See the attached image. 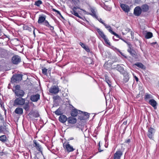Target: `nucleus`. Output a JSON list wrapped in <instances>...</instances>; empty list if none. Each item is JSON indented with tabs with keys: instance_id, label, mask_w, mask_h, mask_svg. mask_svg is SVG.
Masks as SVG:
<instances>
[{
	"instance_id": "obj_12",
	"label": "nucleus",
	"mask_w": 159,
	"mask_h": 159,
	"mask_svg": "<svg viewBox=\"0 0 159 159\" xmlns=\"http://www.w3.org/2000/svg\"><path fill=\"white\" fill-rule=\"evenodd\" d=\"M113 69H116L121 74H122L126 71L124 70V68L122 66L119 64L115 66L113 68Z\"/></svg>"
},
{
	"instance_id": "obj_28",
	"label": "nucleus",
	"mask_w": 159,
	"mask_h": 159,
	"mask_svg": "<svg viewBox=\"0 0 159 159\" xmlns=\"http://www.w3.org/2000/svg\"><path fill=\"white\" fill-rule=\"evenodd\" d=\"M8 140V139L7 138L5 135H3L0 136V141L2 143H5Z\"/></svg>"
},
{
	"instance_id": "obj_27",
	"label": "nucleus",
	"mask_w": 159,
	"mask_h": 159,
	"mask_svg": "<svg viewBox=\"0 0 159 159\" xmlns=\"http://www.w3.org/2000/svg\"><path fill=\"white\" fill-rule=\"evenodd\" d=\"M105 81L107 84L108 86L109 87L111 88V87L112 83L111 81L110 80L109 77L106 75L105 76Z\"/></svg>"
},
{
	"instance_id": "obj_16",
	"label": "nucleus",
	"mask_w": 159,
	"mask_h": 159,
	"mask_svg": "<svg viewBox=\"0 0 159 159\" xmlns=\"http://www.w3.org/2000/svg\"><path fill=\"white\" fill-rule=\"evenodd\" d=\"M123 76V81L125 83L128 82L129 80V73L126 70L122 74Z\"/></svg>"
},
{
	"instance_id": "obj_61",
	"label": "nucleus",
	"mask_w": 159,
	"mask_h": 159,
	"mask_svg": "<svg viewBox=\"0 0 159 159\" xmlns=\"http://www.w3.org/2000/svg\"><path fill=\"white\" fill-rule=\"evenodd\" d=\"M74 139V138L73 137L70 138L68 140H73Z\"/></svg>"
},
{
	"instance_id": "obj_10",
	"label": "nucleus",
	"mask_w": 159,
	"mask_h": 159,
	"mask_svg": "<svg viewBox=\"0 0 159 159\" xmlns=\"http://www.w3.org/2000/svg\"><path fill=\"white\" fill-rule=\"evenodd\" d=\"M142 12L140 7L137 6L134 9V14L135 16H139L141 14Z\"/></svg>"
},
{
	"instance_id": "obj_40",
	"label": "nucleus",
	"mask_w": 159,
	"mask_h": 159,
	"mask_svg": "<svg viewBox=\"0 0 159 159\" xmlns=\"http://www.w3.org/2000/svg\"><path fill=\"white\" fill-rule=\"evenodd\" d=\"M0 105L2 108L5 111V113L6 111V110L4 107L3 102L2 101H0Z\"/></svg>"
},
{
	"instance_id": "obj_58",
	"label": "nucleus",
	"mask_w": 159,
	"mask_h": 159,
	"mask_svg": "<svg viewBox=\"0 0 159 159\" xmlns=\"http://www.w3.org/2000/svg\"><path fill=\"white\" fill-rule=\"evenodd\" d=\"M134 78H135V80L137 82H138L139 81V79H138V78L137 77H136V76H134Z\"/></svg>"
},
{
	"instance_id": "obj_3",
	"label": "nucleus",
	"mask_w": 159,
	"mask_h": 159,
	"mask_svg": "<svg viewBox=\"0 0 159 159\" xmlns=\"http://www.w3.org/2000/svg\"><path fill=\"white\" fill-rule=\"evenodd\" d=\"M22 97H17L14 101L13 105L14 106H22L25 103V98H23Z\"/></svg>"
},
{
	"instance_id": "obj_38",
	"label": "nucleus",
	"mask_w": 159,
	"mask_h": 159,
	"mask_svg": "<svg viewBox=\"0 0 159 159\" xmlns=\"http://www.w3.org/2000/svg\"><path fill=\"white\" fill-rule=\"evenodd\" d=\"M105 26V27L110 32V30H111V28L110 26L106 24L105 23L103 24Z\"/></svg>"
},
{
	"instance_id": "obj_37",
	"label": "nucleus",
	"mask_w": 159,
	"mask_h": 159,
	"mask_svg": "<svg viewBox=\"0 0 159 159\" xmlns=\"http://www.w3.org/2000/svg\"><path fill=\"white\" fill-rule=\"evenodd\" d=\"M47 71H48V69H46L45 68H43L42 69V73L43 74H44V75H46L47 76H48Z\"/></svg>"
},
{
	"instance_id": "obj_42",
	"label": "nucleus",
	"mask_w": 159,
	"mask_h": 159,
	"mask_svg": "<svg viewBox=\"0 0 159 159\" xmlns=\"http://www.w3.org/2000/svg\"><path fill=\"white\" fill-rule=\"evenodd\" d=\"M117 50L121 54V55L123 56L125 58H127V57L123 53L121 52L119 49H117Z\"/></svg>"
},
{
	"instance_id": "obj_59",
	"label": "nucleus",
	"mask_w": 159,
	"mask_h": 159,
	"mask_svg": "<svg viewBox=\"0 0 159 159\" xmlns=\"http://www.w3.org/2000/svg\"><path fill=\"white\" fill-rule=\"evenodd\" d=\"M52 146H48V149L49 150H50V151H51V149H52Z\"/></svg>"
},
{
	"instance_id": "obj_17",
	"label": "nucleus",
	"mask_w": 159,
	"mask_h": 159,
	"mask_svg": "<svg viewBox=\"0 0 159 159\" xmlns=\"http://www.w3.org/2000/svg\"><path fill=\"white\" fill-rule=\"evenodd\" d=\"M142 12H148L149 9V6L147 4H145L142 5L140 7Z\"/></svg>"
},
{
	"instance_id": "obj_54",
	"label": "nucleus",
	"mask_w": 159,
	"mask_h": 159,
	"mask_svg": "<svg viewBox=\"0 0 159 159\" xmlns=\"http://www.w3.org/2000/svg\"><path fill=\"white\" fill-rule=\"evenodd\" d=\"M62 95L64 97H66L68 96V94L67 93H62Z\"/></svg>"
},
{
	"instance_id": "obj_9",
	"label": "nucleus",
	"mask_w": 159,
	"mask_h": 159,
	"mask_svg": "<svg viewBox=\"0 0 159 159\" xmlns=\"http://www.w3.org/2000/svg\"><path fill=\"white\" fill-rule=\"evenodd\" d=\"M33 143L34 147L38 151L42 153V148L41 146L39 144V143L37 142L36 140H34Z\"/></svg>"
},
{
	"instance_id": "obj_15",
	"label": "nucleus",
	"mask_w": 159,
	"mask_h": 159,
	"mask_svg": "<svg viewBox=\"0 0 159 159\" xmlns=\"http://www.w3.org/2000/svg\"><path fill=\"white\" fill-rule=\"evenodd\" d=\"M122 154V152L120 150H117L114 155V159H120Z\"/></svg>"
},
{
	"instance_id": "obj_32",
	"label": "nucleus",
	"mask_w": 159,
	"mask_h": 159,
	"mask_svg": "<svg viewBox=\"0 0 159 159\" xmlns=\"http://www.w3.org/2000/svg\"><path fill=\"white\" fill-rule=\"evenodd\" d=\"M90 9L92 13H89V14L95 18H97V16L96 15L95 10L92 8H91Z\"/></svg>"
},
{
	"instance_id": "obj_49",
	"label": "nucleus",
	"mask_w": 159,
	"mask_h": 159,
	"mask_svg": "<svg viewBox=\"0 0 159 159\" xmlns=\"http://www.w3.org/2000/svg\"><path fill=\"white\" fill-rule=\"evenodd\" d=\"M96 19H97L98 20V21L100 22V23H101L102 24H103L104 22L103 21V20H102V19L101 18H98V16H97V18H95Z\"/></svg>"
},
{
	"instance_id": "obj_47",
	"label": "nucleus",
	"mask_w": 159,
	"mask_h": 159,
	"mask_svg": "<svg viewBox=\"0 0 159 159\" xmlns=\"http://www.w3.org/2000/svg\"><path fill=\"white\" fill-rule=\"evenodd\" d=\"M6 145L8 147H11V144L9 143L8 140H7V142H5Z\"/></svg>"
},
{
	"instance_id": "obj_13",
	"label": "nucleus",
	"mask_w": 159,
	"mask_h": 159,
	"mask_svg": "<svg viewBox=\"0 0 159 159\" xmlns=\"http://www.w3.org/2000/svg\"><path fill=\"white\" fill-rule=\"evenodd\" d=\"M40 95L39 94H33L31 95L30 100L33 102H36L40 99Z\"/></svg>"
},
{
	"instance_id": "obj_48",
	"label": "nucleus",
	"mask_w": 159,
	"mask_h": 159,
	"mask_svg": "<svg viewBox=\"0 0 159 159\" xmlns=\"http://www.w3.org/2000/svg\"><path fill=\"white\" fill-rule=\"evenodd\" d=\"M79 44L81 46V47L84 48L87 45H86L84 43H83L82 42H80L79 43Z\"/></svg>"
},
{
	"instance_id": "obj_26",
	"label": "nucleus",
	"mask_w": 159,
	"mask_h": 159,
	"mask_svg": "<svg viewBox=\"0 0 159 159\" xmlns=\"http://www.w3.org/2000/svg\"><path fill=\"white\" fill-rule=\"evenodd\" d=\"M14 112L16 114L21 115L23 113V109L21 108L17 107L15 110Z\"/></svg>"
},
{
	"instance_id": "obj_64",
	"label": "nucleus",
	"mask_w": 159,
	"mask_h": 159,
	"mask_svg": "<svg viewBox=\"0 0 159 159\" xmlns=\"http://www.w3.org/2000/svg\"><path fill=\"white\" fill-rule=\"evenodd\" d=\"M1 68H2L1 65H0V70H1Z\"/></svg>"
},
{
	"instance_id": "obj_36",
	"label": "nucleus",
	"mask_w": 159,
	"mask_h": 159,
	"mask_svg": "<svg viewBox=\"0 0 159 159\" xmlns=\"http://www.w3.org/2000/svg\"><path fill=\"white\" fill-rule=\"evenodd\" d=\"M43 2L41 0H38L35 2L34 5L37 7H39L40 5L42 4Z\"/></svg>"
},
{
	"instance_id": "obj_6",
	"label": "nucleus",
	"mask_w": 159,
	"mask_h": 159,
	"mask_svg": "<svg viewBox=\"0 0 159 159\" xmlns=\"http://www.w3.org/2000/svg\"><path fill=\"white\" fill-rule=\"evenodd\" d=\"M128 46V48L127 50V52H129L131 55L133 57H135L137 55V53L132 48V46L129 43H127Z\"/></svg>"
},
{
	"instance_id": "obj_20",
	"label": "nucleus",
	"mask_w": 159,
	"mask_h": 159,
	"mask_svg": "<svg viewBox=\"0 0 159 159\" xmlns=\"http://www.w3.org/2000/svg\"><path fill=\"white\" fill-rule=\"evenodd\" d=\"M118 59L116 58L114 61H112V63H110V64H109L108 62L105 63L104 65L103 66L104 68L107 70H108L111 67V65L113 63L116 62L117 61Z\"/></svg>"
},
{
	"instance_id": "obj_25",
	"label": "nucleus",
	"mask_w": 159,
	"mask_h": 159,
	"mask_svg": "<svg viewBox=\"0 0 159 159\" xmlns=\"http://www.w3.org/2000/svg\"><path fill=\"white\" fill-rule=\"evenodd\" d=\"M67 121L69 123L74 124L76 122L77 120L76 118L70 117L67 119Z\"/></svg>"
},
{
	"instance_id": "obj_29",
	"label": "nucleus",
	"mask_w": 159,
	"mask_h": 159,
	"mask_svg": "<svg viewBox=\"0 0 159 159\" xmlns=\"http://www.w3.org/2000/svg\"><path fill=\"white\" fill-rule=\"evenodd\" d=\"M46 19L45 16H41L39 17L38 22L39 24H41L43 23Z\"/></svg>"
},
{
	"instance_id": "obj_60",
	"label": "nucleus",
	"mask_w": 159,
	"mask_h": 159,
	"mask_svg": "<svg viewBox=\"0 0 159 159\" xmlns=\"http://www.w3.org/2000/svg\"><path fill=\"white\" fill-rule=\"evenodd\" d=\"M157 44V42H153V43H151V45L153 46L155 44Z\"/></svg>"
},
{
	"instance_id": "obj_23",
	"label": "nucleus",
	"mask_w": 159,
	"mask_h": 159,
	"mask_svg": "<svg viewBox=\"0 0 159 159\" xmlns=\"http://www.w3.org/2000/svg\"><path fill=\"white\" fill-rule=\"evenodd\" d=\"M149 104L151 105L155 109L157 108V102L155 100L153 99H150L149 101Z\"/></svg>"
},
{
	"instance_id": "obj_22",
	"label": "nucleus",
	"mask_w": 159,
	"mask_h": 159,
	"mask_svg": "<svg viewBox=\"0 0 159 159\" xmlns=\"http://www.w3.org/2000/svg\"><path fill=\"white\" fill-rule=\"evenodd\" d=\"M67 119L66 116L63 115H61L59 117V121L62 123H65L66 120H67Z\"/></svg>"
},
{
	"instance_id": "obj_50",
	"label": "nucleus",
	"mask_w": 159,
	"mask_h": 159,
	"mask_svg": "<svg viewBox=\"0 0 159 159\" xmlns=\"http://www.w3.org/2000/svg\"><path fill=\"white\" fill-rule=\"evenodd\" d=\"M52 11H55V12H57V13L59 15V16H61V13H60V12L59 11L57 10H56V9H54V8H52Z\"/></svg>"
},
{
	"instance_id": "obj_11",
	"label": "nucleus",
	"mask_w": 159,
	"mask_h": 159,
	"mask_svg": "<svg viewBox=\"0 0 159 159\" xmlns=\"http://www.w3.org/2000/svg\"><path fill=\"white\" fill-rule=\"evenodd\" d=\"M59 88L57 86L54 85L52 86L49 90V92L53 94H56L59 91Z\"/></svg>"
},
{
	"instance_id": "obj_46",
	"label": "nucleus",
	"mask_w": 159,
	"mask_h": 159,
	"mask_svg": "<svg viewBox=\"0 0 159 159\" xmlns=\"http://www.w3.org/2000/svg\"><path fill=\"white\" fill-rule=\"evenodd\" d=\"M84 49L87 52H90V53L92 52L91 51H90L89 47L87 45Z\"/></svg>"
},
{
	"instance_id": "obj_31",
	"label": "nucleus",
	"mask_w": 159,
	"mask_h": 159,
	"mask_svg": "<svg viewBox=\"0 0 159 159\" xmlns=\"http://www.w3.org/2000/svg\"><path fill=\"white\" fill-rule=\"evenodd\" d=\"M97 31L98 33L100 36L103 39L104 38L106 37L105 34H104L103 32L101 30L97 28Z\"/></svg>"
},
{
	"instance_id": "obj_34",
	"label": "nucleus",
	"mask_w": 159,
	"mask_h": 159,
	"mask_svg": "<svg viewBox=\"0 0 159 159\" xmlns=\"http://www.w3.org/2000/svg\"><path fill=\"white\" fill-rule=\"evenodd\" d=\"M152 96L150 94L146 93L145 95L144 100L145 101H147L148 99L152 98Z\"/></svg>"
},
{
	"instance_id": "obj_7",
	"label": "nucleus",
	"mask_w": 159,
	"mask_h": 159,
	"mask_svg": "<svg viewBox=\"0 0 159 159\" xmlns=\"http://www.w3.org/2000/svg\"><path fill=\"white\" fill-rule=\"evenodd\" d=\"M155 132V129L151 126L148 128L147 136L150 139H153L154 135Z\"/></svg>"
},
{
	"instance_id": "obj_44",
	"label": "nucleus",
	"mask_w": 159,
	"mask_h": 159,
	"mask_svg": "<svg viewBox=\"0 0 159 159\" xmlns=\"http://www.w3.org/2000/svg\"><path fill=\"white\" fill-rule=\"evenodd\" d=\"M55 114L57 115H61V111L59 109H58L55 112Z\"/></svg>"
},
{
	"instance_id": "obj_56",
	"label": "nucleus",
	"mask_w": 159,
	"mask_h": 159,
	"mask_svg": "<svg viewBox=\"0 0 159 159\" xmlns=\"http://www.w3.org/2000/svg\"><path fill=\"white\" fill-rule=\"evenodd\" d=\"M59 97L58 96H56V97H53V99L54 100H56L59 99Z\"/></svg>"
},
{
	"instance_id": "obj_2",
	"label": "nucleus",
	"mask_w": 159,
	"mask_h": 159,
	"mask_svg": "<svg viewBox=\"0 0 159 159\" xmlns=\"http://www.w3.org/2000/svg\"><path fill=\"white\" fill-rule=\"evenodd\" d=\"M14 89L13 91L14 92L15 96L17 97H23L25 94L24 91L20 89V86L19 85L17 84L15 86Z\"/></svg>"
},
{
	"instance_id": "obj_18",
	"label": "nucleus",
	"mask_w": 159,
	"mask_h": 159,
	"mask_svg": "<svg viewBox=\"0 0 159 159\" xmlns=\"http://www.w3.org/2000/svg\"><path fill=\"white\" fill-rule=\"evenodd\" d=\"M28 115L29 116H32L33 117L37 118L40 116L39 114L37 111H31L29 113Z\"/></svg>"
},
{
	"instance_id": "obj_33",
	"label": "nucleus",
	"mask_w": 159,
	"mask_h": 159,
	"mask_svg": "<svg viewBox=\"0 0 159 159\" xmlns=\"http://www.w3.org/2000/svg\"><path fill=\"white\" fill-rule=\"evenodd\" d=\"M153 36V34L152 32H147L145 34V37L146 39H149L151 38Z\"/></svg>"
},
{
	"instance_id": "obj_62",
	"label": "nucleus",
	"mask_w": 159,
	"mask_h": 159,
	"mask_svg": "<svg viewBox=\"0 0 159 159\" xmlns=\"http://www.w3.org/2000/svg\"><path fill=\"white\" fill-rule=\"evenodd\" d=\"M60 16L61 17V18L62 19H64V17H63V16L61 15V16Z\"/></svg>"
},
{
	"instance_id": "obj_30",
	"label": "nucleus",
	"mask_w": 159,
	"mask_h": 159,
	"mask_svg": "<svg viewBox=\"0 0 159 159\" xmlns=\"http://www.w3.org/2000/svg\"><path fill=\"white\" fill-rule=\"evenodd\" d=\"M134 65L137 66V67L140 68L142 69H144L145 68V66H144L141 62H136L135 63Z\"/></svg>"
},
{
	"instance_id": "obj_53",
	"label": "nucleus",
	"mask_w": 159,
	"mask_h": 159,
	"mask_svg": "<svg viewBox=\"0 0 159 159\" xmlns=\"http://www.w3.org/2000/svg\"><path fill=\"white\" fill-rule=\"evenodd\" d=\"M98 146H99V147L98 148V150L99 152H100L102 151H103V150H101L100 149V142L98 143Z\"/></svg>"
},
{
	"instance_id": "obj_8",
	"label": "nucleus",
	"mask_w": 159,
	"mask_h": 159,
	"mask_svg": "<svg viewBox=\"0 0 159 159\" xmlns=\"http://www.w3.org/2000/svg\"><path fill=\"white\" fill-rule=\"evenodd\" d=\"M11 62L14 65H17L21 61L20 57L17 55H14L12 57Z\"/></svg>"
},
{
	"instance_id": "obj_39",
	"label": "nucleus",
	"mask_w": 159,
	"mask_h": 159,
	"mask_svg": "<svg viewBox=\"0 0 159 159\" xmlns=\"http://www.w3.org/2000/svg\"><path fill=\"white\" fill-rule=\"evenodd\" d=\"M71 12L72 14L74 15V16L79 17L80 18V16L78 14V13L76 12V11H72Z\"/></svg>"
},
{
	"instance_id": "obj_57",
	"label": "nucleus",
	"mask_w": 159,
	"mask_h": 159,
	"mask_svg": "<svg viewBox=\"0 0 159 159\" xmlns=\"http://www.w3.org/2000/svg\"><path fill=\"white\" fill-rule=\"evenodd\" d=\"M125 30L128 32H129L130 31V29L128 28H126L125 29Z\"/></svg>"
},
{
	"instance_id": "obj_5",
	"label": "nucleus",
	"mask_w": 159,
	"mask_h": 159,
	"mask_svg": "<svg viewBox=\"0 0 159 159\" xmlns=\"http://www.w3.org/2000/svg\"><path fill=\"white\" fill-rule=\"evenodd\" d=\"M79 111L78 119L80 120H85L89 117V114L87 112H84L81 111Z\"/></svg>"
},
{
	"instance_id": "obj_1",
	"label": "nucleus",
	"mask_w": 159,
	"mask_h": 159,
	"mask_svg": "<svg viewBox=\"0 0 159 159\" xmlns=\"http://www.w3.org/2000/svg\"><path fill=\"white\" fill-rule=\"evenodd\" d=\"M0 120L3 121V125H0V134L2 133L4 134L9 133L8 129L7 127V123L4 122V118L0 114Z\"/></svg>"
},
{
	"instance_id": "obj_55",
	"label": "nucleus",
	"mask_w": 159,
	"mask_h": 159,
	"mask_svg": "<svg viewBox=\"0 0 159 159\" xmlns=\"http://www.w3.org/2000/svg\"><path fill=\"white\" fill-rule=\"evenodd\" d=\"M77 8L80 9V8L79 7H74L73 8H72V11H76V10Z\"/></svg>"
},
{
	"instance_id": "obj_63",
	"label": "nucleus",
	"mask_w": 159,
	"mask_h": 159,
	"mask_svg": "<svg viewBox=\"0 0 159 159\" xmlns=\"http://www.w3.org/2000/svg\"><path fill=\"white\" fill-rule=\"evenodd\" d=\"M33 34H34V35H35V32H34V31H33Z\"/></svg>"
},
{
	"instance_id": "obj_52",
	"label": "nucleus",
	"mask_w": 159,
	"mask_h": 159,
	"mask_svg": "<svg viewBox=\"0 0 159 159\" xmlns=\"http://www.w3.org/2000/svg\"><path fill=\"white\" fill-rule=\"evenodd\" d=\"M125 143L128 144H129L130 143V139H126L125 141Z\"/></svg>"
},
{
	"instance_id": "obj_24",
	"label": "nucleus",
	"mask_w": 159,
	"mask_h": 159,
	"mask_svg": "<svg viewBox=\"0 0 159 159\" xmlns=\"http://www.w3.org/2000/svg\"><path fill=\"white\" fill-rule=\"evenodd\" d=\"M79 110H77L76 109L74 108L73 109L71 112V116L75 117L77 116L78 114H79Z\"/></svg>"
},
{
	"instance_id": "obj_43",
	"label": "nucleus",
	"mask_w": 159,
	"mask_h": 159,
	"mask_svg": "<svg viewBox=\"0 0 159 159\" xmlns=\"http://www.w3.org/2000/svg\"><path fill=\"white\" fill-rule=\"evenodd\" d=\"M43 25L48 27H49V26L50 25L48 21L46 20H45L43 22Z\"/></svg>"
},
{
	"instance_id": "obj_41",
	"label": "nucleus",
	"mask_w": 159,
	"mask_h": 159,
	"mask_svg": "<svg viewBox=\"0 0 159 159\" xmlns=\"http://www.w3.org/2000/svg\"><path fill=\"white\" fill-rule=\"evenodd\" d=\"M105 43L109 46H110V43L109 40L106 38V37L103 39Z\"/></svg>"
},
{
	"instance_id": "obj_51",
	"label": "nucleus",
	"mask_w": 159,
	"mask_h": 159,
	"mask_svg": "<svg viewBox=\"0 0 159 159\" xmlns=\"http://www.w3.org/2000/svg\"><path fill=\"white\" fill-rule=\"evenodd\" d=\"M48 28L51 30L52 32H54V27L52 26H51L50 25L49 26Z\"/></svg>"
},
{
	"instance_id": "obj_14",
	"label": "nucleus",
	"mask_w": 159,
	"mask_h": 159,
	"mask_svg": "<svg viewBox=\"0 0 159 159\" xmlns=\"http://www.w3.org/2000/svg\"><path fill=\"white\" fill-rule=\"evenodd\" d=\"M63 146L64 148L66 149V151L68 152H72L75 150L72 146L68 143L65 145H64Z\"/></svg>"
},
{
	"instance_id": "obj_21",
	"label": "nucleus",
	"mask_w": 159,
	"mask_h": 159,
	"mask_svg": "<svg viewBox=\"0 0 159 159\" xmlns=\"http://www.w3.org/2000/svg\"><path fill=\"white\" fill-rule=\"evenodd\" d=\"M23 106V108L26 111H29L30 108V106L29 104V102L28 101L26 102H25V103Z\"/></svg>"
},
{
	"instance_id": "obj_35",
	"label": "nucleus",
	"mask_w": 159,
	"mask_h": 159,
	"mask_svg": "<svg viewBox=\"0 0 159 159\" xmlns=\"http://www.w3.org/2000/svg\"><path fill=\"white\" fill-rule=\"evenodd\" d=\"M110 32L111 33V34L114 35L115 36H116L117 38H118L120 39H121L123 40L121 38V36L119 35L118 34H116L115 32L113 31L112 30H110Z\"/></svg>"
},
{
	"instance_id": "obj_4",
	"label": "nucleus",
	"mask_w": 159,
	"mask_h": 159,
	"mask_svg": "<svg viewBox=\"0 0 159 159\" xmlns=\"http://www.w3.org/2000/svg\"><path fill=\"white\" fill-rule=\"evenodd\" d=\"M22 75L20 74H15L13 75L11 78V83H17L22 79Z\"/></svg>"
},
{
	"instance_id": "obj_45",
	"label": "nucleus",
	"mask_w": 159,
	"mask_h": 159,
	"mask_svg": "<svg viewBox=\"0 0 159 159\" xmlns=\"http://www.w3.org/2000/svg\"><path fill=\"white\" fill-rule=\"evenodd\" d=\"M24 27V30H28L30 32H31L32 31V28H31L30 27H28V26H25V27Z\"/></svg>"
},
{
	"instance_id": "obj_19",
	"label": "nucleus",
	"mask_w": 159,
	"mask_h": 159,
	"mask_svg": "<svg viewBox=\"0 0 159 159\" xmlns=\"http://www.w3.org/2000/svg\"><path fill=\"white\" fill-rule=\"evenodd\" d=\"M122 9L125 12H128L130 10L129 7L127 5L122 4L120 5Z\"/></svg>"
}]
</instances>
